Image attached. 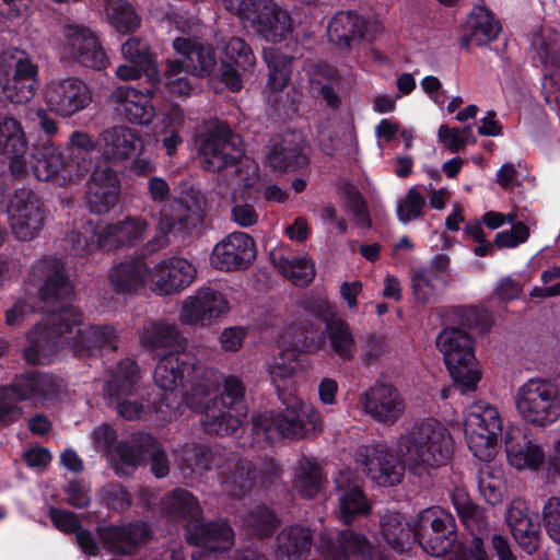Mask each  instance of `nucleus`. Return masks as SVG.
Here are the masks:
<instances>
[{
	"mask_svg": "<svg viewBox=\"0 0 560 560\" xmlns=\"http://www.w3.org/2000/svg\"><path fill=\"white\" fill-rule=\"evenodd\" d=\"M188 72L182 60H168L164 73L166 89L179 96L189 95L192 88L187 78Z\"/></svg>",
	"mask_w": 560,
	"mask_h": 560,
	"instance_id": "5fc2aeb1",
	"label": "nucleus"
},
{
	"mask_svg": "<svg viewBox=\"0 0 560 560\" xmlns=\"http://www.w3.org/2000/svg\"><path fill=\"white\" fill-rule=\"evenodd\" d=\"M363 408L373 419L393 424L405 412V400L394 386L376 384L363 397Z\"/></svg>",
	"mask_w": 560,
	"mask_h": 560,
	"instance_id": "5701e85b",
	"label": "nucleus"
},
{
	"mask_svg": "<svg viewBox=\"0 0 560 560\" xmlns=\"http://www.w3.org/2000/svg\"><path fill=\"white\" fill-rule=\"evenodd\" d=\"M72 249L78 255H84L103 248L100 242V224L93 226L91 224L83 228V232H72L69 237Z\"/></svg>",
	"mask_w": 560,
	"mask_h": 560,
	"instance_id": "052dcab7",
	"label": "nucleus"
},
{
	"mask_svg": "<svg viewBox=\"0 0 560 560\" xmlns=\"http://www.w3.org/2000/svg\"><path fill=\"white\" fill-rule=\"evenodd\" d=\"M520 418L534 428H547L560 419V390L556 383L530 378L515 393Z\"/></svg>",
	"mask_w": 560,
	"mask_h": 560,
	"instance_id": "7ed1b4c3",
	"label": "nucleus"
},
{
	"mask_svg": "<svg viewBox=\"0 0 560 560\" xmlns=\"http://www.w3.org/2000/svg\"><path fill=\"white\" fill-rule=\"evenodd\" d=\"M39 294L45 302L61 300L72 294V287L63 273L56 269L48 275Z\"/></svg>",
	"mask_w": 560,
	"mask_h": 560,
	"instance_id": "680f3d73",
	"label": "nucleus"
},
{
	"mask_svg": "<svg viewBox=\"0 0 560 560\" xmlns=\"http://www.w3.org/2000/svg\"><path fill=\"white\" fill-rule=\"evenodd\" d=\"M135 454H139L142 458L149 457L151 462V470L158 477H165L168 472V465L164 454L161 452L158 443L149 435H143L136 443Z\"/></svg>",
	"mask_w": 560,
	"mask_h": 560,
	"instance_id": "864d4df0",
	"label": "nucleus"
},
{
	"mask_svg": "<svg viewBox=\"0 0 560 560\" xmlns=\"http://www.w3.org/2000/svg\"><path fill=\"white\" fill-rule=\"evenodd\" d=\"M149 223L141 217H126L114 224H100V242L103 249L112 250L135 246L148 234Z\"/></svg>",
	"mask_w": 560,
	"mask_h": 560,
	"instance_id": "393cba45",
	"label": "nucleus"
},
{
	"mask_svg": "<svg viewBox=\"0 0 560 560\" xmlns=\"http://www.w3.org/2000/svg\"><path fill=\"white\" fill-rule=\"evenodd\" d=\"M294 487L300 494L306 498L314 497L322 488L320 468L310 460L305 459L301 462L296 472Z\"/></svg>",
	"mask_w": 560,
	"mask_h": 560,
	"instance_id": "603ef678",
	"label": "nucleus"
},
{
	"mask_svg": "<svg viewBox=\"0 0 560 560\" xmlns=\"http://www.w3.org/2000/svg\"><path fill=\"white\" fill-rule=\"evenodd\" d=\"M505 521L516 544L528 555L539 548V530L534 524L525 503L513 501L505 514Z\"/></svg>",
	"mask_w": 560,
	"mask_h": 560,
	"instance_id": "c756f323",
	"label": "nucleus"
},
{
	"mask_svg": "<svg viewBox=\"0 0 560 560\" xmlns=\"http://www.w3.org/2000/svg\"><path fill=\"white\" fill-rule=\"evenodd\" d=\"M270 258L275 267L292 283L305 285L315 277L314 264L306 256H293L283 249H272Z\"/></svg>",
	"mask_w": 560,
	"mask_h": 560,
	"instance_id": "e433bc0d",
	"label": "nucleus"
},
{
	"mask_svg": "<svg viewBox=\"0 0 560 560\" xmlns=\"http://www.w3.org/2000/svg\"><path fill=\"white\" fill-rule=\"evenodd\" d=\"M28 140L21 122L12 117L0 118V153L9 160L10 171L18 176L28 170Z\"/></svg>",
	"mask_w": 560,
	"mask_h": 560,
	"instance_id": "4be33fe9",
	"label": "nucleus"
},
{
	"mask_svg": "<svg viewBox=\"0 0 560 560\" xmlns=\"http://www.w3.org/2000/svg\"><path fill=\"white\" fill-rule=\"evenodd\" d=\"M138 366L132 361L122 362L107 384L109 404L130 397L137 389Z\"/></svg>",
	"mask_w": 560,
	"mask_h": 560,
	"instance_id": "79ce46f5",
	"label": "nucleus"
},
{
	"mask_svg": "<svg viewBox=\"0 0 560 560\" xmlns=\"http://www.w3.org/2000/svg\"><path fill=\"white\" fill-rule=\"evenodd\" d=\"M187 539L199 547L192 553L194 560H210L211 553L233 546L234 533L225 522L198 523L187 528Z\"/></svg>",
	"mask_w": 560,
	"mask_h": 560,
	"instance_id": "6ab92c4d",
	"label": "nucleus"
},
{
	"mask_svg": "<svg viewBox=\"0 0 560 560\" xmlns=\"http://www.w3.org/2000/svg\"><path fill=\"white\" fill-rule=\"evenodd\" d=\"M7 212L10 229L18 240L28 242L40 234L46 215L42 201L33 190H16L9 201Z\"/></svg>",
	"mask_w": 560,
	"mask_h": 560,
	"instance_id": "9d476101",
	"label": "nucleus"
},
{
	"mask_svg": "<svg viewBox=\"0 0 560 560\" xmlns=\"http://www.w3.org/2000/svg\"><path fill=\"white\" fill-rule=\"evenodd\" d=\"M454 448L450 430L433 418L417 422L397 439V452L408 469L422 476L445 465Z\"/></svg>",
	"mask_w": 560,
	"mask_h": 560,
	"instance_id": "f257e3e1",
	"label": "nucleus"
},
{
	"mask_svg": "<svg viewBox=\"0 0 560 560\" xmlns=\"http://www.w3.org/2000/svg\"><path fill=\"white\" fill-rule=\"evenodd\" d=\"M298 370L295 353L290 350L280 352L267 363V371L272 382L279 386L283 381L291 378Z\"/></svg>",
	"mask_w": 560,
	"mask_h": 560,
	"instance_id": "4d7b16f0",
	"label": "nucleus"
},
{
	"mask_svg": "<svg viewBox=\"0 0 560 560\" xmlns=\"http://www.w3.org/2000/svg\"><path fill=\"white\" fill-rule=\"evenodd\" d=\"M104 546L118 553H129L148 535L144 523H135L121 527L107 526L98 530Z\"/></svg>",
	"mask_w": 560,
	"mask_h": 560,
	"instance_id": "c9c22d12",
	"label": "nucleus"
},
{
	"mask_svg": "<svg viewBox=\"0 0 560 560\" xmlns=\"http://www.w3.org/2000/svg\"><path fill=\"white\" fill-rule=\"evenodd\" d=\"M175 51L182 57L183 65L189 73L197 77L209 75L217 65L214 51L195 40L177 37L173 42Z\"/></svg>",
	"mask_w": 560,
	"mask_h": 560,
	"instance_id": "72a5a7b5",
	"label": "nucleus"
},
{
	"mask_svg": "<svg viewBox=\"0 0 560 560\" xmlns=\"http://www.w3.org/2000/svg\"><path fill=\"white\" fill-rule=\"evenodd\" d=\"M505 453L510 465L518 470H536L546 458L542 447L520 432L506 436Z\"/></svg>",
	"mask_w": 560,
	"mask_h": 560,
	"instance_id": "2f4dec72",
	"label": "nucleus"
},
{
	"mask_svg": "<svg viewBox=\"0 0 560 560\" xmlns=\"http://www.w3.org/2000/svg\"><path fill=\"white\" fill-rule=\"evenodd\" d=\"M70 322L79 324L80 314L72 306H65L59 313L46 315L27 335L25 358L30 363L50 361L63 345L62 335L71 332Z\"/></svg>",
	"mask_w": 560,
	"mask_h": 560,
	"instance_id": "39448f33",
	"label": "nucleus"
},
{
	"mask_svg": "<svg viewBox=\"0 0 560 560\" xmlns=\"http://www.w3.org/2000/svg\"><path fill=\"white\" fill-rule=\"evenodd\" d=\"M264 429L270 433L272 427L282 436L303 439L312 433H319L324 429V422L316 408L302 400H296L287 407L281 415L271 418Z\"/></svg>",
	"mask_w": 560,
	"mask_h": 560,
	"instance_id": "4468645a",
	"label": "nucleus"
},
{
	"mask_svg": "<svg viewBox=\"0 0 560 560\" xmlns=\"http://www.w3.org/2000/svg\"><path fill=\"white\" fill-rule=\"evenodd\" d=\"M455 522L451 514L438 508L422 510L413 524V538L433 556L446 555L456 541Z\"/></svg>",
	"mask_w": 560,
	"mask_h": 560,
	"instance_id": "6e6552de",
	"label": "nucleus"
},
{
	"mask_svg": "<svg viewBox=\"0 0 560 560\" xmlns=\"http://www.w3.org/2000/svg\"><path fill=\"white\" fill-rule=\"evenodd\" d=\"M197 275L195 265L183 257H167L150 267L151 291L172 295L189 287Z\"/></svg>",
	"mask_w": 560,
	"mask_h": 560,
	"instance_id": "2eb2a0df",
	"label": "nucleus"
},
{
	"mask_svg": "<svg viewBox=\"0 0 560 560\" xmlns=\"http://www.w3.org/2000/svg\"><path fill=\"white\" fill-rule=\"evenodd\" d=\"M197 508V500L184 490L174 491L162 502V509L168 514L192 515Z\"/></svg>",
	"mask_w": 560,
	"mask_h": 560,
	"instance_id": "e2e57ef3",
	"label": "nucleus"
},
{
	"mask_svg": "<svg viewBox=\"0 0 560 560\" xmlns=\"http://www.w3.org/2000/svg\"><path fill=\"white\" fill-rule=\"evenodd\" d=\"M336 488L340 493V518L343 523L352 522L355 515L369 511V504L360 489V479L350 469L340 470L335 478Z\"/></svg>",
	"mask_w": 560,
	"mask_h": 560,
	"instance_id": "cd10ccee",
	"label": "nucleus"
},
{
	"mask_svg": "<svg viewBox=\"0 0 560 560\" xmlns=\"http://www.w3.org/2000/svg\"><path fill=\"white\" fill-rule=\"evenodd\" d=\"M42 97L47 109L62 118H70L92 103L90 88L79 78H54L43 88Z\"/></svg>",
	"mask_w": 560,
	"mask_h": 560,
	"instance_id": "1a4fd4ad",
	"label": "nucleus"
},
{
	"mask_svg": "<svg viewBox=\"0 0 560 560\" xmlns=\"http://www.w3.org/2000/svg\"><path fill=\"white\" fill-rule=\"evenodd\" d=\"M200 163L205 170L220 172L232 165L243 150L230 128L218 125L197 139Z\"/></svg>",
	"mask_w": 560,
	"mask_h": 560,
	"instance_id": "9b49d317",
	"label": "nucleus"
},
{
	"mask_svg": "<svg viewBox=\"0 0 560 560\" xmlns=\"http://www.w3.org/2000/svg\"><path fill=\"white\" fill-rule=\"evenodd\" d=\"M18 400L14 390L0 389V425H8L21 418L22 410L15 404Z\"/></svg>",
	"mask_w": 560,
	"mask_h": 560,
	"instance_id": "338daca9",
	"label": "nucleus"
},
{
	"mask_svg": "<svg viewBox=\"0 0 560 560\" xmlns=\"http://www.w3.org/2000/svg\"><path fill=\"white\" fill-rule=\"evenodd\" d=\"M395 452L385 444L364 446L360 451L358 462L375 483L394 487L400 483L407 467L397 450Z\"/></svg>",
	"mask_w": 560,
	"mask_h": 560,
	"instance_id": "f8f14e48",
	"label": "nucleus"
},
{
	"mask_svg": "<svg viewBox=\"0 0 560 560\" xmlns=\"http://www.w3.org/2000/svg\"><path fill=\"white\" fill-rule=\"evenodd\" d=\"M178 337V331L174 325L152 322L142 328L140 342L144 347L158 349L175 345Z\"/></svg>",
	"mask_w": 560,
	"mask_h": 560,
	"instance_id": "de8ad7c7",
	"label": "nucleus"
},
{
	"mask_svg": "<svg viewBox=\"0 0 560 560\" xmlns=\"http://www.w3.org/2000/svg\"><path fill=\"white\" fill-rule=\"evenodd\" d=\"M325 560H351L352 557L372 559L373 546L368 539L351 530L340 533L337 539L322 535L317 547Z\"/></svg>",
	"mask_w": 560,
	"mask_h": 560,
	"instance_id": "a878e982",
	"label": "nucleus"
},
{
	"mask_svg": "<svg viewBox=\"0 0 560 560\" xmlns=\"http://www.w3.org/2000/svg\"><path fill=\"white\" fill-rule=\"evenodd\" d=\"M467 39L476 45H486L497 38L500 32L499 22L491 12L483 8H475L467 21Z\"/></svg>",
	"mask_w": 560,
	"mask_h": 560,
	"instance_id": "a19ab883",
	"label": "nucleus"
},
{
	"mask_svg": "<svg viewBox=\"0 0 560 560\" xmlns=\"http://www.w3.org/2000/svg\"><path fill=\"white\" fill-rule=\"evenodd\" d=\"M255 258V241L244 232H234L213 247L210 261L219 270L234 271L246 269Z\"/></svg>",
	"mask_w": 560,
	"mask_h": 560,
	"instance_id": "dca6fc26",
	"label": "nucleus"
},
{
	"mask_svg": "<svg viewBox=\"0 0 560 560\" xmlns=\"http://www.w3.org/2000/svg\"><path fill=\"white\" fill-rule=\"evenodd\" d=\"M237 174L240 183L233 194L234 201L236 202L244 195L247 199L255 198V194L259 190L258 165L254 161L245 160L241 163Z\"/></svg>",
	"mask_w": 560,
	"mask_h": 560,
	"instance_id": "6e6d98bb",
	"label": "nucleus"
},
{
	"mask_svg": "<svg viewBox=\"0 0 560 560\" xmlns=\"http://www.w3.org/2000/svg\"><path fill=\"white\" fill-rule=\"evenodd\" d=\"M153 91H140L131 86H118L110 94L115 112L130 124L150 125L155 118L152 104Z\"/></svg>",
	"mask_w": 560,
	"mask_h": 560,
	"instance_id": "a211bd4d",
	"label": "nucleus"
},
{
	"mask_svg": "<svg viewBox=\"0 0 560 560\" xmlns=\"http://www.w3.org/2000/svg\"><path fill=\"white\" fill-rule=\"evenodd\" d=\"M32 170L39 180L58 179L61 183L70 182L86 170L85 163L75 164L66 160L61 150L50 141L44 142L37 153L33 155Z\"/></svg>",
	"mask_w": 560,
	"mask_h": 560,
	"instance_id": "f3484780",
	"label": "nucleus"
},
{
	"mask_svg": "<svg viewBox=\"0 0 560 560\" xmlns=\"http://www.w3.org/2000/svg\"><path fill=\"white\" fill-rule=\"evenodd\" d=\"M381 533L385 541L396 549H402L413 537V527L398 512H387L382 516Z\"/></svg>",
	"mask_w": 560,
	"mask_h": 560,
	"instance_id": "c03bdc74",
	"label": "nucleus"
},
{
	"mask_svg": "<svg viewBox=\"0 0 560 560\" xmlns=\"http://www.w3.org/2000/svg\"><path fill=\"white\" fill-rule=\"evenodd\" d=\"M66 49L85 67L102 70L109 60L95 35L86 27L67 25L65 27Z\"/></svg>",
	"mask_w": 560,
	"mask_h": 560,
	"instance_id": "412c9836",
	"label": "nucleus"
},
{
	"mask_svg": "<svg viewBox=\"0 0 560 560\" xmlns=\"http://www.w3.org/2000/svg\"><path fill=\"white\" fill-rule=\"evenodd\" d=\"M541 522L549 538L560 545V498L547 500L541 511Z\"/></svg>",
	"mask_w": 560,
	"mask_h": 560,
	"instance_id": "0e129e2a",
	"label": "nucleus"
},
{
	"mask_svg": "<svg viewBox=\"0 0 560 560\" xmlns=\"http://www.w3.org/2000/svg\"><path fill=\"white\" fill-rule=\"evenodd\" d=\"M114 290L133 293L148 287L151 290L150 266L141 259H130L115 265L108 275Z\"/></svg>",
	"mask_w": 560,
	"mask_h": 560,
	"instance_id": "7c9ffc66",
	"label": "nucleus"
},
{
	"mask_svg": "<svg viewBox=\"0 0 560 560\" xmlns=\"http://www.w3.org/2000/svg\"><path fill=\"white\" fill-rule=\"evenodd\" d=\"M269 165L278 171L289 172L307 163L306 143L298 132H288L275 138L267 152Z\"/></svg>",
	"mask_w": 560,
	"mask_h": 560,
	"instance_id": "b1692460",
	"label": "nucleus"
},
{
	"mask_svg": "<svg viewBox=\"0 0 560 560\" xmlns=\"http://www.w3.org/2000/svg\"><path fill=\"white\" fill-rule=\"evenodd\" d=\"M452 501L463 524L474 536L487 528V517L483 510L476 505L464 490H455L452 494Z\"/></svg>",
	"mask_w": 560,
	"mask_h": 560,
	"instance_id": "37998d69",
	"label": "nucleus"
},
{
	"mask_svg": "<svg viewBox=\"0 0 560 560\" xmlns=\"http://www.w3.org/2000/svg\"><path fill=\"white\" fill-rule=\"evenodd\" d=\"M4 74L0 85L3 96L14 104H24L33 98L38 81V67L23 50L9 49L0 57Z\"/></svg>",
	"mask_w": 560,
	"mask_h": 560,
	"instance_id": "0eeeda50",
	"label": "nucleus"
},
{
	"mask_svg": "<svg viewBox=\"0 0 560 560\" xmlns=\"http://www.w3.org/2000/svg\"><path fill=\"white\" fill-rule=\"evenodd\" d=\"M529 237V229L523 222L514 223L511 229L499 232L493 241L498 248H514Z\"/></svg>",
	"mask_w": 560,
	"mask_h": 560,
	"instance_id": "69168bd1",
	"label": "nucleus"
},
{
	"mask_svg": "<svg viewBox=\"0 0 560 560\" xmlns=\"http://www.w3.org/2000/svg\"><path fill=\"white\" fill-rule=\"evenodd\" d=\"M363 23L352 12H338L330 20L327 27L329 40L340 49L351 48V44L361 38Z\"/></svg>",
	"mask_w": 560,
	"mask_h": 560,
	"instance_id": "4c0bfd02",
	"label": "nucleus"
},
{
	"mask_svg": "<svg viewBox=\"0 0 560 560\" xmlns=\"http://www.w3.org/2000/svg\"><path fill=\"white\" fill-rule=\"evenodd\" d=\"M265 59L269 68V90L282 91L290 80L292 58L269 51L265 55Z\"/></svg>",
	"mask_w": 560,
	"mask_h": 560,
	"instance_id": "3c124183",
	"label": "nucleus"
},
{
	"mask_svg": "<svg viewBox=\"0 0 560 560\" xmlns=\"http://www.w3.org/2000/svg\"><path fill=\"white\" fill-rule=\"evenodd\" d=\"M558 279H560V267L552 266L549 269L545 270L541 273V281L544 285L534 288L530 292V296L540 299L559 296L560 281L556 282L555 284H549L553 280Z\"/></svg>",
	"mask_w": 560,
	"mask_h": 560,
	"instance_id": "774afa93",
	"label": "nucleus"
},
{
	"mask_svg": "<svg viewBox=\"0 0 560 560\" xmlns=\"http://www.w3.org/2000/svg\"><path fill=\"white\" fill-rule=\"evenodd\" d=\"M191 370L192 365L188 353L183 351L170 352L159 360L153 378L160 388L173 392L183 384Z\"/></svg>",
	"mask_w": 560,
	"mask_h": 560,
	"instance_id": "473e14b6",
	"label": "nucleus"
},
{
	"mask_svg": "<svg viewBox=\"0 0 560 560\" xmlns=\"http://www.w3.org/2000/svg\"><path fill=\"white\" fill-rule=\"evenodd\" d=\"M443 285L444 280L430 269L420 270L412 277L413 294L421 303L435 302Z\"/></svg>",
	"mask_w": 560,
	"mask_h": 560,
	"instance_id": "8fccbe9b",
	"label": "nucleus"
},
{
	"mask_svg": "<svg viewBox=\"0 0 560 560\" xmlns=\"http://www.w3.org/2000/svg\"><path fill=\"white\" fill-rule=\"evenodd\" d=\"M93 439L96 448L108 454L112 460H115L116 469H120L122 465L133 468L140 464L142 457L135 454L137 442H121L115 445L116 433L109 425L97 427L93 432Z\"/></svg>",
	"mask_w": 560,
	"mask_h": 560,
	"instance_id": "f704fd0d",
	"label": "nucleus"
},
{
	"mask_svg": "<svg viewBox=\"0 0 560 560\" xmlns=\"http://www.w3.org/2000/svg\"><path fill=\"white\" fill-rule=\"evenodd\" d=\"M121 55L130 63L158 69L147 42L131 37L121 45Z\"/></svg>",
	"mask_w": 560,
	"mask_h": 560,
	"instance_id": "bf43d9fd",
	"label": "nucleus"
},
{
	"mask_svg": "<svg viewBox=\"0 0 560 560\" xmlns=\"http://www.w3.org/2000/svg\"><path fill=\"white\" fill-rule=\"evenodd\" d=\"M104 1L106 18L117 32L127 34L140 26V18L126 0Z\"/></svg>",
	"mask_w": 560,
	"mask_h": 560,
	"instance_id": "49530a36",
	"label": "nucleus"
},
{
	"mask_svg": "<svg viewBox=\"0 0 560 560\" xmlns=\"http://www.w3.org/2000/svg\"><path fill=\"white\" fill-rule=\"evenodd\" d=\"M116 335L109 326L84 325L79 327L72 339V348L78 353H94L104 348L114 349Z\"/></svg>",
	"mask_w": 560,
	"mask_h": 560,
	"instance_id": "58836bf2",
	"label": "nucleus"
},
{
	"mask_svg": "<svg viewBox=\"0 0 560 560\" xmlns=\"http://www.w3.org/2000/svg\"><path fill=\"white\" fill-rule=\"evenodd\" d=\"M464 431L474 456L483 462L490 460L502 432L499 411L485 401L470 405L465 415Z\"/></svg>",
	"mask_w": 560,
	"mask_h": 560,
	"instance_id": "423d86ee",
	"label": "nucleus"
},
{
	"mask_svg": "<svg viewBox=\"0 0 560 560\" xmlns=\"http://www.w3.org/2000/svg\"><path fill=\"white\" fill-rule=\"evenodd\" d=\"M425 206V198L418 190L417 187H411L400 199L396 207V214L398 220L406 224L413 219H418L422 215L423 208Z\"/></svg>",
	"mask_w": 560,
	"mask_h": 560,
	"instance_id": "13d9d810",
	"label": "nucleus"
},
{
	"mask_svg": "<svg viewBox=\"0 0 560 560\" xmlns=\"http://www.w3.org/2000/svg\"><path fill=\"white\" fill-rule=\"evenodd\" d=\"M118 178L109 167L95 168L88 183L86 200L92 211L107 212L118 201Z\"/></svg>",
	"mask_w": 560,
	"mask_h": 560,
	"instance_id": "bb28decb",
	"label": "nucleus"
},
{
	"mask_svg": "<svg viewBox=\"0 0 560 560\" xmlns=\"http://www.w3.org/2000/svg\"><path fill=\"white\" fill-rule=\"evenodd\" d=\"M230 308L224 294L211 288H202L183 300L179 319L189 326H207L226 315Z\"/></svg>",
	"mask_w": 560,
	"mask_h": 560,
	"instance_id": "ddd939ff",
	"label": "nucleus"
},
{
	"mask_svg": "<svg viewBox=\"0 0 560 560\" xmlns=\"http://www.w3.org/2000/svg\"><path fill=\"white\" fill-rule=\"evenodd\" d=\"M268 13L267 19L262 21L257 31L267 39H282L293 31V23L290 14L288 11L279 8L275 1L273 10H270Z\"/></svg>",
	"mask_w": 560,
	"mask_h": 560,
	"instance_id": "09e8293b",
	"label": "nucleus"
},
{
	"mask_svg": "<svg viewBox=\"0 0 560 560\" xmlns=\"http://www.w3.org/2000/svg\"><path fill=\"white\" fill-rule=\"evenodd\" d=\"M210 387L198 385L192 388L190 405L202 413L205 428L218 434L235 432L247 415L244 404V387L234 376L224 380V390L220 397H210Z\"/></svg>",
	"mask_w": 560,
	"mask_h": 560,
	"instance_id": "f03ea898",
	"label": "nucleus"
},
{
	"mask_svg": "<svg viewBox=\"0 0 560 560\" xmlns=\"http://www.w3.org/2000/svg\"><path fill=\"white\" fill-rule=\"evenodd\" d=\"M323 336L329 341L331 351L342 360H351L357 353V343L349 324L339 317L327 320Z\"/></svg>",
	"mask_w": 560,
	"mask_h": 560,
	"instance_id": "ea45409f",
	"label": "nucleus"
},
{
	"mask_svg": "<svg viewBox=\"0 0 560 560\" xmlns=\"http://www.w3.org/2000/svg\"><path fill=\"white\" fill-rule=\"evenodd\" d=\"M436 347L454 382L463 392L472 390L480 381L471 338L462 329L445 328L436 338Z\"/></svg>",
	"mask_w": 560,
	"mask_h": 560,
	"instance_id": "20e7f679",
	"label": "nucleus"
},
{
	"mask_svg": "<svg viewBox=\"0 0 560 560\" xmlns=\"http://www.w3.org/2000/svg\"><path fill=\"white\" fill-rule=\"evenodd\" d=\"M226 10L236 14L242 21L250 23L253 26L260 27L262 21L267 19L268 12L273 10V0H222Z\"/></svg>",
	"mask_w": 560,
	"mask_h": 560,
	"instance_id": "a18cd8bd",
	"label": "nucleus"
},
{
	"mask_svg": "<svg viewBox=\"0 0 560 560\" xmlns=\"http://www.w3.org/2000/svg\"><path fill=\"white\" fill-rule=\"evenodd\" d=\"M97 145L106 161L119 163L141 154L144 142L137 130L115 126L101 133Z\"/></svg>",
	"mask_w": 560,
	"mask_h": 560,
	"instance_id": "aec40b11",
	"label": "nucleus"
},
{
	"mask_svg": "<svg viewBox=\"0 0 560 560\" xmlns=\"http://www.w3.org/2000/svg\"><path fill=\"white\" fill-rule=\"evenodd\" d=\"M224 55L234 62V66L223 61L218 75L231 91L237 92L242 89L238 69H250L255 65V57L244 40L237 37H232L228 40L224 46Z\"/></svg>",
	"mask_w": 560,
	"mask_h": 560,
	"instance_id": "c85d7f7f",
	"label": "nucleus"
}]
</instances>
